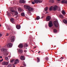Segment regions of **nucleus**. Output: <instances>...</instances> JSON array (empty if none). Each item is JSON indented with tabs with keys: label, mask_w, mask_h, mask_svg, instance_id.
Returning a JSON list of instances; mask_svg holds the SVG:
<instances>
[{
	"label": "nucleus",
	"mask_w": 67,
	"mask_h": 67,
	"mask_svg": "<svg viewBox=\"0 0 67 67\" xmlns=\"http://www.w3.org/2000/svg\"><path fill=\"white\" fill-rule=\"evenodd\" d=\"M12 44L11 43H8L7 45V47H9V48H10L11 47H12Z\"/></svg>",
	"instance_id": "obj_7"
},
{
	"label": "nucleus",
	"mask_w": 67,
	"mask_h": 67,
	"mask_svg": "<svg viewBox=\"0 0 67 67\" xmlns=\"http://www.w3.org/2000/svg\"><path fill=\"white\" fill-rule=\"evenodd\" d=\"M40 19V16H38L36 18V20H39Z\"/></svg>",
	"instance_id": "obj_28"
},
{
	"label": "nucleus",
	"mask_w": 67,
	"mask_h": 67,
	"mask_svg": "<svg viewBox=\"0 0 67 67\" xmlns=\"http://www.w3.org/2000/svg\"><path fill=\"white\" fill-rule=\"evenodd\" d=\"M37 62H40V58H38V57H37Z\"/></svg>",
	"instance_id": "obj_29"
},
{
	"label": "nucleus",
	"mask_w": 67,
	"mask_h": 67,
	"mask_svg": "<svg viewBox=\"0 0 67 67\" xmlns=\"http://www.w3.org/2000/svg\"><path fill=\"white\" fill-rule=\"evenodd\" d=\"M12 13V14H13V13Z\"/></svg>",
	"instance_id": "obj_58"
},
{
	"label": "nucleus",
	"mask_w": 67,
	"mask_h": 67,
	"mask_svg": "<svg viewBox=\"0 0 67 67\" xmlns=\"http://www.w3.org/2000/svg\"><path fill=\"white\" fill-rule=\"evenodd\" d=\"M15 62H16L17 63H19L20 61H19V59H17L15 60Z\"/></svg>",
	"instance_id": "obj_22"
},
{
	"label": "nucleus",
	"mask_w": 67,
	"mask_h": 67,
	"mask_svg": "<svg viewBox=\"0 0 67 67\" xmlns=\"http://www.w3.org/2000/svg\"><path fill=\"white\" fill-rule=\"evenodd\" d=\"M62 3H67V1H65V0L62 1L61 2Z\"/></svg>",
	"instance_id": "obj_18"
},
{
	"label": "nucleus",
	"mask_w": 67,
	"mask_h": 67,
	"mask_svg": "<svg viewBox=\"0 0 67 67\" xmlns=\"http://www.w3.org/2000/svg\"><path fill=\"white\" fill-rule=\"evenodd\" d=\"M58 8V6L57 5H55L54 7H53V10L54 11H56L57 10V8Z\"/></svg>",
	"instance_id": "obj_6"
},
{
	"label": "nucleus",
	"mask_w": 67,
	"mask_h": 67,
	"mask_svg": "<svg viewBox=\"0 0 67 67\" xmlns=\"http://www.w3.org/2000/svg\"><path fill=\"white\" fill-rule=\"evenodd\" d=\"M14 61V59H12L11 60L10 63H13Z\"/></svg>",
	"instance_id": "obj_32"
},
{
	"label": "nucleus",
	"mask_w": 67,
	"mask_h": 67,
	"mask_svg": "<svg viewBox=\"0 0 67 67\" xmlns=\"http://www.w3.org/2000/svg\"><path fill=\"white\" fill-rule=\"evenodd\" d=\"M63 22L64 23H65V24H67V21L66 20L64 19L63 21Z\"/></svg>",
	"instance_id": "obj_17"
},
{
	"label": "nucleus",
	"mask_w": 67,
	"mask_h": 67,
	"mask_svg": "<svg viewBox=\"0 0 67 67\" xmlns=\"http://www.w3.org/2000/svg\"><path fill=\"white\" fill-rule=\"evenodd\" d=\"M18 51L19 53L20 54H22V53H23V50L21 49H19Z\"/></svg>",
	"instance_id": "obj_10"
},
{
	"label": "nucleus",
	"mask_w": 67,
	"mask_h": 67,
	"mask_svg": "<svg viewBox=\"0 0 67 67\" xmlns=\"http://www.w3.org/2000/svg\"><path fill=\"white\" fill-rule=\"evenodd\" d=\"M48 7H46L45 8H44V9L46 11L47 10H48Z\"/></svg>",
	"instance_id": "obj_30"
},
{
	"label": "nucleus",
	"mask_w": 67,
	"mask_h": 67,
	"mask_svg": "<svg viewBox=\"0 0 67 67\" xmlns=\"http://www.w3.org/2000/svg\"><path fill=\"white\" fill-rule=\"evenodd\" d=\"M23 65L25 67H26V64H25V63H23Z\"/></svg>",
	"instance_id": "obj_42"
},
{
	"label": "nucleus",
	"mask_w": 67,
	"mask_h": 67,
	"mask_svg": "<svg viewBox=\"0 0 67 67\" xmlns=\"http://www.w3.org/2000/svg\"><path fill=\"white\" fill-rule=\"evenodd\" d=\"M62 14H64V15H65L66 13H65V11H64V10L62 11Z\"/></svg>",
	"instance_id": "obj_20"
},
{
	"label": "nucleus",
	"mask_w": 67,
	"mask_h": 67,
	"mask_svg": "<svg viewBox=\"0 0 67 67\" xmlns=\"http://www.w3.org/2000/svg\"><path fill=\"white\" fill-rule=\"evenodd\" d=\"M10 21L13 24H15V22H14V18H11L10 19Z\"/></svg>",
	"instance_id": "obj_9"
},
{
	"label": "nucleus",
	"mask_w": 67,
	"mask_h": 67,
	"mask_svg": "<svg viewBox=\"0 0 67 67\" xmlns=\"http://www.w3.org/2000/svg\"><path fill=\"white\" fill-rule=\"evenodd\" d=\"M36 47H35L34 48V49H35V48H36Z\"/></svg>",
	"instance_id": "obj_51"
},
{
	"label": "nucleus",
	"mask_w": 67,
	"mask_h": 67,
	"mask_svg": "<svg viewBox=\"0 0 67 67\" xmlns=\"http://www.w3.org/2000/svg\"><path fill=\"white\" fill-rule=\"evenodd\" d=\"M19 15H17L15 17L16 19L17 18H19Z\"/></svg>",
	"instance_id": "obj_35"
},
{
	"label": "nucleus",
	"mask_w": 67,
	"mask_h": 67,
	"mask_svg": "<svg viewBox=\"0 0 67 67\" xmlns=\"http://www.w3.org/2000/svg\"><path fill=\"white\" fill-rule=\"evenodd\" d=\"M8 64H9V62H3L2 63V65H5V66H6V65H8Z\"/></svg>",
	"instance_id": "obj_5"
},
{
	"label": "nucleus",
	"mask_w": 67,
	"mask_h": 67,
	"mask_svg": "<svg viewBox=\"0 0 67 67\" xmlns=\"http://www.w3.org/2000/svg\"><path fill=\"white\" fill-rule=\"evenodd\" d=\"M19 3H25V1L24 0H20L19 1Z\"/></svg>",
	"instance_id": "obj_15"
},
{
	"label": "nucleus",
	"mask_w": 67,
	"mask_h": 67,
	"mask_svg": "<svg viewBox=\"0 0 67 67\" xmlns=\"http://www.w3.org/2000/svg\"><path fill=\"white\" fill-rule=\"evenodd\" d=\"M32 4H35V2H32Z\"/></svg>",
	"instance_id": "obj_45"
},
{
	"label": "nucleus",
	"mask_w": 67,
	"mask_h": 67,
	"mask_svg": "<svg viewBox=\"0 0 67 67\" xmlns=\"http://www.w3.org/2000/svg\"><path fill=\"white\" fill-rule=\"evenodd\" d=\"M7 13L8 15H9V16L11 15V14H10V13L8 12H7Z\"/></svg>",
	"instance_id": "obj_34"
},
{
	"label": "nucleus",
	"mask_w": 67,
	"mask_h": 67,
	"mask_svg": "<svg viewBox=\"0 0 67 67\" xmlns=\"http://www.w3.org/2000/svg\"><path fill=\"white\" fill-rule=\"evenodd\" d=\"M18 47H19V48H22L23 47V45L22 44H19L18 46Z\"/></svg>",
	"instance_id": "obj_11"
},
{
	"label": "nucleus",
	"mask_w": 67,
	"mask_h": 67,
	"mask_svg": "<svg viewBox=\"0 0 67 67\" xmlns=\"http://www.w3.org/2000/svg\"><path fill=\"white\" fill-rule=\"evenodd\" d=\"M38 2L39 3H42V1H39L38 0Z\"/></svg>",
	"instance_id": "obj_33"
},
{
	"label": "nucleus",
	"mask_w": 67,
	"mask_h": 67,
	"mask_svg": "<svg viewBox=\"0 0 67 67\" xmlns=\"http://www.w3.org/2000/svg\"><path fill=\"white\" fill-rule=\"evenodd\" d=\"M20 59L21 60H25V58H24V56L23 55H22L20 57Z\"/></svg>",
	"instance_id": "obj_13"
},
{
	"label": "nucleus",
	"mask_w": 67,
	"mask_h": 67,
	"mask_svg": "<svg viewBox=\"0 0 67 67\" xmlns=\"http://www.w3.org/2000/svg\"><path fill=\"white\" fill-rule=\"evenodd\" d=\"M26 49H27V48H26Z\"/></svg>",
	"instance_id": "obj_60"
},
{
	"label": "nucleus",
	"mask_w": 67,
	"mask_h": 67,
	"mask_svg": "<svg viewBox=\"0 0 67 67\" xmlns=\"http://www.w3.org/2000/svg\"><path fill=\"white\" fill-rule=\"evenodd\" d=\"M3 59L2 60H0V62H2V61H3Z\"/></svg>",
	"instance_id": "obj_43"
},
{
	"label": "nucleus",
	"mask_w": 67,
	"mask_h": 67,
	"mask_svg": "<svg viewBox=\"0 0 67 67\" xmlns=\"http://www.w3.org/2000/svg\"><path fill=\"white\" fill-rule=\"evenodd\" d=\"M18 10L20 12H21V11H22V10L21 8H18Z\"/></svg>",
	"instance_id": "obj_27"
},
{
	"label": "nucleus",
	"mask_w": 67,
	"mask_h": 67,
	"mask_svg": "<svg viewBox=\"0 0 67 67\" xmlns=\"http://www.w3.org/2000/svg\"><path fill=\"white\" fill-rule=\"evenodd\" d=\"M59 17L60 18H62V19L63 18H64L63 16L62 15H59Z\"/></svg>",
	"instance_id": "obj_21"
},
{
	"label": "nucleus",
	"mask_w": 67,
	"mask_h": 67,
	"mask_svg": "<svg viewBox=\"0 0 67 67\" xmlns=\"http://www.w3.org/2000/svg\"><path fill=\"white\" fill-rule=\"evenodd\" d=\"M10 11H11V12H13V13H14L15 15H17L18 14V12L17 11H15L12 9L10 10Z\"/></svg>",
	"instance_id": "obj_2"
},
{
	"label": "nucleus",
	"mask_w": 67,
	"mask_h": 67,
	"mask_svg": "<svg viewBox=\"0 0 67 67\" xmlns=\"http://www.w3.org/2000/svg\"><path fill=\"white\" fill-rule=\"evenodd\" d=\"M7 67H12V65L11 64H9L8 65Z\"/></svg>",
	"instance_id": "obj_31"
},
{
	"label": "nucleus",
	"mask_w": 67,
	"mask_h": 67,
	"mask_svg": "<svg viewBox=\"0 0 67 67\" xmlns=\"http://www.w3.org/2000/svg\"><path fill=\"white\" fill-rule=\"evenodd\" d=\"M7 29L8 30H10V28L9 27H7Z\"/></svg>",
	"instance_id": "obj_44"
},
{
	"label": "nucleus",
	"mask_w": 67,
	"mask_h": 67,
	"mask_svg": "<svg viewBox=\"0 0 67 67\" xmlns=\"http://www.w3.org/2000/svg\"><path fill=\"white\" fill-rule=\"evenodd\" d=\"M46 60H48V57H46Z\"/></svg>",
	"instance_id": "obj_40"
},
{
	"label": "nucleus",
	"mask_w": 67,
	"mask_h": 67,
	"mask_svg": "<svg viewBox=\"0 0 67 67\" xmlns=\"http://www.w3.org/2000/svg\"><path fill=\"white\" fill-rule=\"evenodd\" d=\"M24 8L25 9H26V11H27V13L28 14H31V12L33 11V9L28 5H24Z\"/></svg>",
	"instance_id": "obj_1"
},
{
	"label": "nucleus",
	"mask_w": 67,
	"mask_h": 67,
	"mask_svg": "<svg viewBox=\"0 0 67 67\" xmlns=\"http://www.w3.org/2000/svg\"><path fill=\"white\" fill-rule=\"evenodd\" d=\"M21 15L22 16H25V14L24 13H23L21 14Z\"/></svg>",
	"instance_id": "obj_23"
},
{
	"label": "nucleus",
	"mask_w": 67,
	"mask_h": 67,
	"mask_svg": "<svg viewBox=\"0 0 67 67\" xmlns=\"http://www.w3.org/2000/svg\"><path fill=\"white\" fill-rule=\"evenodd\" d=\"M5 59L6 60H8V57H5Z\"/></svg>",
	"instance_id": "obj_36"
},
{
	"label": "nucleus",
	"mask_w": 67,
	"mask_h": 67,
	"mask_svg": "<svg viewBox=\"0 0 67 67\" xmlns=\"http://www.w3.org/2000/svg\"><path fill=\"white\" fill-rule=\"evenodd\" d=\"M60 59H63V57H62L60 58Z\"/></svg>",
	"instance_id": "obj_48"
},
{
	"label": "nucleus",
	"mask_w": 67,
	"mask_h": 67,
	"mask_svg": "<svg viewBox=\"0 0 67 67\" xmlns=\"http://www.w3.org/2000/svg\"><path fill=\"white\" fill-rule=\"evenodd\" d=\"M2 34L1 33H0V37H2Z\"/></svg>",
	"instance_id": "obj_41"
},
{
	"label": "nucleus",
	"mask_w": 67,
	"mask_h": 67,
	"mask_svg": "<svg viewBox=\"0 0 67 67\" xmlns=\"http://www.w3.org/2000/svg\"><path fill=\"white\" fill-rule=\"evenodd\" d=\"M24 52H27V51L26 50H24Z\"/></svg>",
	"instance_id": "obj_47"
},
{
	"label": "nucleus",
	"mask_w": 67,
	"mask_h": 67,
	"mask_svg": "<svg viewBox=\"0 0 67 67\" xmlns=\"http://www.w3.org/2000/svg\"><path fill=\"white\" fill-rule=\"evenodd\" d=\"M13 66H14V64H13Z\"/></svg>",
	"instance_id": "obj_59"
},
{
	"label": "nucleus",
	"mask_w": 67,
	"mask_h": 67,
	"mask_svg": "<svg viewBox=\"0 0 67 67\" xmlns=\"http://www.w3.org/2000/svg\"><path fill=\"white\" fill-rule=\"evenodd\" d=\"M16 27L17 29L19 30L21 28V26L19 25H17L16 26Z\"/></svg>",
	"instance_id": "obj_12"
},
{
	"label": "nucleus",
	"mask_w": 67,
	"mask_h": 67,
	"mask_svg": "<svg viewBox=\"0 0 67 67\" xmlns=\"http://www.w3.org/2000/svg\"><path fill=\"white\" fill-rule=\"evenodd\" d=\"M9 34L8 33H6V36H9Z\"/></svg>",
	"instance_id": "obj_39"
},
{
	"label": "nucleus",
	"mask_w": 67,
	"mask_h": 67,
	"mask_svg": "<svg viewBox=\"0 0 67 67\" xmlns=\"http://www.w3.org/2000/svg\"><path fill=\"white\" fill-rule=\"evenodd\" d=\"M54 25L55 27H57L58 26V22L57 21H55L54 22Z\"/></svg>",
	"instance_id": "obj_3"
},
{
	"label": "nucleus",
	"mask_w": 67,
	"mask_h": 67,
	"mask_svg": "<svg viewBox=\"0 0 67 67\" xmlns=\"http://www.w3.org/2000/svg\"><path fill=\"white\" fill-rule=\"evenodd\" d=\"M0 26H1V25L0 24Z\"/></svg>",
	"instance_id": "obj_55"
},
{
	"label": "nucleus",
	"mask_w": 67,
	"mask_h": 67,
	"mask_svg": "<svg viewBox=\"0 0 67 67\" xmlns=\"http://www.w3.org/2000/svg\"><path fill=\"white\" fill-rule=\"evenodd\" d=\"M48 26L49 27H51L53 26V22L51 21H50L49 22Z\"/></svg>",
	"instance_id": "obj_4"
},
{
	"label": "nucleus",
	"mask_w": 67,
	"mask_h": 67,
	"mask_svg": "<svg viewBox=\"0 0 67 67\" xmlns=\"http://www.w3.org/2000/svg\"><path fill=\"white\" fill-rule=\"evenodd\" d=\"M14 36L10 38V40L12 42H14Z\"/></svg>",
	"instance_id": "obj_14"
},
{
	"label": "nucleus",
	"mask_w": 67,
	"mask_h": 67,
	"mask_svg": "<svg viewBox=\"0 0 67 67\" xmlns=\"http://www.w3.org/2000/svg\"><path fill=\"white\" fill-rule=\"evenodd\" d=\"M35 20H36V19H35Z\"/></svg>",
	"instance_id": "obj_57"
},
{
	"label": "nucleus",
	"mask_w": 67,
	"mask_h": 67,
	"mask_svg": "<svg viewBox=\"0 0 67 67\" xmlns=\"http://www.w3.org/2000/svg\"><path fill=\"white\" fill-rule=\"evenodd\" d=\"M50 2H54V1L53 0H50Z\"/></svg>",
	"instance_id": "obj_38"
},
{
	"label": "nucleus",
	"mask_w": 67,
	"mask_h": 67,
	"mask_svg": "<svg viewBox=\"0 0 67 67\" xmlns=\"http://www.w3.org/2000/svg\"><path fill=\"white\" fill-rule=\"evenodd\" d=\"M51 16H48L46 18V19L47 21H49L51 20Z\"/></svg>",
	"instance_id": "obj_8"
},
{
	"label": "nucleus",
	"mask_w": 67,
	"mask_h": 67,
	"mask_svg": "<svg viewBox=\"0 0 67 67\" xmlns=\"http://www.w3.org/2000/svg\"><path fill=\"white\" fill-rule=\"evenodd\" d=\"M57 32V30L55 29L53 30V32L54 33H56Z\"/></svg>",
	"instance_id": "obj_26"
},
{
	"label": "nucleus",
	"mask_w": 67,
	"mask_h": 67,
	"mask_svg": "<svg viewBox=\"0 0 67 67\" xmlns=\"http://www.w3.org/2000/svg\"><path fill=\"white\" fill-rule=\"evenodd\" d=\"M15 63H14V65H16L17 64V63L15 61L14 62Z\"/></svg>",
	"instance_id": "obj_46"
},
{
	"label": "nucleus",
	"mask_w": 67,
	"mask_h": 67,
	"mask_svg": "<svg viewBox=\"0 0 67 67\" xmlns=\"http://www.w3.org/2000/svg\"><path fill=\"white\" fill-rule=\"evenodd\" d=\"M58 1H60V0H57Z\"/></svg>",
	"instance_id": "obj_53"
},
{
	"label": "nucleus",
	"mask_w": 67,
	"mask_h": 67,
	"mask_svg": "<svg viewBox=\"0 0 67 67\" xmlns=\"http://www.w3.org/2000/svg\"><path fill=\"white\" fill-rule=\"evenodd\" d=\"M13 67H15V65H14V66H13Z\"/></svg>",
	"instance_id": "obj_56"
},
{
	"label": "nucleus",
	"mask_w": 67,
	"mask_h": 67,
	"mask_svg": "<svg viewBox=\"0 0 67 67\" xmlns=\"http://www.w3.org/2000/svg\"><path fill=\"white\" fill-rule=\"evenodd\" d=\"M40 53H41V52H40V51H39V52H38V54H39Z\"/></svg>",
	"instance_id": "obj_52"
},
{
	"label": "nucleus",
	"mask_w": 67,
	"mask_h": 67,
	"mask_svg": "<svg viewBox=\"0 0 67 67\" xmlns=\"http://www.w3.org/2000/svg\"><path fill=\"white\" fill-rule=\"evenodd\" d=\"M0 58H2V57L1 56L0 57Z\"/></svg>",
	"instance_id": "obj_49"
},
{
	"label": "nucleus",
	"mask_w": 67,
	"mask_h": 67,
	"mask_svg": "<svg viewBox=\"0 0 67 67\" xmlns=\"http://www.w3.org/2000/svg\"><path fill=\"white\" fill-rule=\"evenodd\" d=\"M0 13H1V12H0Z\"/></svg>",
	"instance_id": "obj_61"
},
{
	"label": "nucleus",
	"mask_w": 67,
	"mask_h": 67,
	"mask_svg": "<svg viewBox=\"0 0 67 67\" xmlns=\"http://www.w3.org/2000/svg\"><path fill=\"white\" fill-rule=\"evenodd\" d=\"M43 17H42L41 18V19H43Z\"/></svg>",
	"instance_id": "obj_54"
},
{
	"label": "nucleus",
	"mask_w": 67,
	"mask_h": 67,
	"mask_svg": "<svg viewBox=\"0 0 67 67\" xmlns=\"http://www.w3.org/2000/svg\"><path fill=\"white\" fill-rule=\"evenodd\" d=\"M1 19H2V18H1Z\"/></svg>",
	"instance_id": "obj_63"
},
{
	"label": "nucleus",
	"mask_w": 67,
	"mask_h": 67,
	"mask_svg": "<svg viewBox=\"0 0 67 67\" xmlns=\"http://www.w3.org/2000/svg\"><path fill=\"white\" fill-rule=\"evenodd\" d=\"M34 2L35 3H38V0H34Z\"/></svg>",
	"instance_id": "obj_25"
},
{
	"label": "nucleus",
	"mask_w": 67,
	"mask_h": 67,
	"mask_svg": "<svg viewBox=\"0 0 67 67\" xmlns=\"http://www.w3.org/2000/svg\"><path fill=\"white\" fill-rule=\"evenodd\" d=\"M24 46L25 47H28V45H27L26 43L24 44Z\"/></svg>",
	"instance_id": "obj_19"
},
{
	"label": "nucleus",
	"mask_w": 67,
	"mask_h": 67,
	"mask_svg": "<svg viewBox=\"0 0 67 67\" xmlns=\"http://www.w3.org/2000/svg\"><path fill=\"white\" fill-rule=\"evenodd\" d=\"M53 6H51L50 8H49V10L50 11H52L53 10Z\"/></svg>",
	"instance_id": "obj_24"
},
{
	"label": "nucleus",
	"mask_w": 67,
	"mask_h": 67,
	"mask_svg": "<svg viewBox=\"0 0 67 67\" xmlns=\"http://www.w3.org/2000/svg\"><path fill=\"white\" fill-rule=\"evenodd\" d=\"M2 50L3 51V52L4 53V52H7V51L8 50L7 49L3 48L2 49Z\"/></svg>",
	"instance_id": "obj_16"
},
{
	"label": "nucleus",
	"mask_w": 67,
	"mask_h": 67,
	"mask_svg": "<svg viewBox=\"0 0 67 67\" xmlns=\"http://www.w3.org/2000/svg\"><path fill=\"white\" fill-rule=\"evenodd\" d=\"M47 13H48V12H47L46 13V14H47Z\"/></svg>",
	"instance_id": "obj_50"
},
{
	"label": "nucleus",
	"mask_w": 67,
	"mask_h": 67,
	"mask_svg": "<svg viewBox=\"0 0 67 67\" xmlns=\"http://www.w3.org/2000/svg\"><path fill=\"white\" fill-rule=\"evenodd\" d=\"M8 54L7 52H6L5 53V56H7V55H8Z\"/></svg>",
	"instance_id": "obj_37"
},
{
	"label": "nucleus",
	"mask_w": 67,
	"mask_h": 67,
	"mask_svg": "<svg viewBox=\"0 0 67 67\" xmlns=\"http://www.w3.org/2000/svg\"><path fill=\"white\" fill-rule=\"evenodd\" d=\"M33 52V51H32Z\"/></svg>",
	"instance_id": "obj_62"
}]
</instances>
